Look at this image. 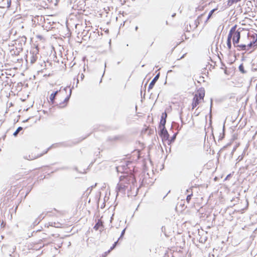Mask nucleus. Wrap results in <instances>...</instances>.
I'll return each instance as SVG.
<instances>
[{
    "instance_id": "a18cd8bd",
    "label": "nucleus",
    "mask_w": 257,
    "mask_h": 257,
    "mask_svg": "<svg viewBox=\"0 0 257 257\" xmlns=\"http://www.w3.org/2000/svg\"><path fill=\"white\" fill-rule=\"evenodd\" d=\"M29 118H28L25 120L23 121V122H27L28 120H29Z\"/></svg>"
},
{
    "instance_id": "f03ea898",
    "label": "nucleus",
    "mask_w": 257,
    "mask_h": 257,
    "mask_svg": "<svg viewBox=\"0 0 257 257\" xmlns=\"http://www.w3.org/2000/svg\"><path fill=\"white\" fill-rule=\"evenodd\" d=\"M248 37L250 38L251 41L247 45L245 44H236V45H233L235 47L237 48L238 51H248L250 48H253L257 46V34L256 33H253L250 34L249 33H248Z\"/></svg>"
},
{
    "instance_id": "58836bf2",
    "label": "nucleus",
    "mask_w": 257,
    "mask_h": 257,
    "mask_svg": "<svg viewBox=\"0 0 257 257\" xmlns=\"http://www.w3.org/2000/svg\"><path fill=\"white\" fill-rule=\"evenodd\" d=\"M84 74H82H82H81V76H80L81 79V80H83V78H84Z\"/></svg>"
},
{
    "instance_id": "ddd939ff",
    "label": "nucleus",
    "mask_w": 257,
    "mask_h": 257,
    "mask_svg": "<svg viewBox=\"0 0 257 257\" xmlns=\"http://www.w3.org/2000/svg\"><path fill=\"white\" fill-rule=\"evenodd\" d=\"M22 51L20 49V48H18L15 46V48H13L11 50V53L13 55H18Z\"/></svg>"
},
{
    "instance_id": "72a5a7b5",
    "label": "nucleus",
    "mask_w": 257,
    "mask_h": 257,
    "mask_svg": "<svg viewBox=\"0 0 257 257\" xmlns=\"http://www.w3.org/2000/svg\"><path fill=\"white\" fill-rule=\"evenodd\" d=\"M242 159H243V156H242V155H241V156H239L238 157L237 160H238V162H240V161H241L242 160Z\"/></svg>"
},
{
    "instance_id": "09e8293b",
    "label": "nucleus",
    "mask_w": 257,
    "mask_h": 257,
    "mask_svg": "<svg viewBox=\"0 0 257 257\" xmlns=\"http://www.w3.org/2000/svg\"><path fill=\"white\" fill-rule=\"evenodd\" d=\"M172 71L171 70H169V71H168V73H169V72H172Z\"/></svg>"
},
{
    "instance_id": "473e14b6",
    "label": "nucleus",
    "mask_w": 257,
    "mask_h": 257,
    "mask_svg": "<svg viewBox=\"0 0 257 257\" xmlns=\"http://www.w3.org/2000/svg\"><path fill=\"white\" fill-rule=\"evenodd\" d=\"M161 231L162 232H163L165 234V235H166V233H165V226H162L161 227Z\"/></svg>"
},
{
    "instance_id": "39448f33",
    "label": "nucleus",
    "mask_w": 257,
    "mask_h": 257,
    "mask_svg": "<svg viewBox=\"0 0 257 257\" xmlns=\"http://www.w3.org/2000/svg\"><path fill=\"white\" fill-rule=\"evenodd\" d=\"M27 41V38L25 36L19 37L15 41V45L17 48H20L21 50L23 51V47L25 45Z\"/></svg>"
},
{
    "instance_id": "9b49d317",
    "label": "nucleus",
    "mask_w": 257,
    "mask_h": 257,
    "mask_svg": "<svg viewBox=\"0 0 257 257\" xmlns=\"http://www.w3.org/2000/svg\"><path fill=\"white\" fill-rule=\"evenodd\" d=\"M201 100L198 99L196 96H194L192 103V109L195 108L200 103Z\"/></svg>"
},
{
    "instance_id": "2eb2a0df",
    "label": "nucleus",
    "mask_w": 257,
    "mask_h": 257,
    "mask_svg": "<svg viewBox=\"0 0 257 257\" xmlns=\"http://www.w3.org/2000/svg\"><path fill=\"white\" fill-rule=\"evenodd\" d=\"M177 135V133L174 134L173 136L169 139H168V140H167L168 141V144L169 145H170L172 143H174L176 139V136Z\"/></svg>"
},
{
    "instance_id": "aec40b11",
    "label": "nucleus",
    "mask_w": 257,
    "mask_h": 257,
    "mask_svg": "<svg viewBox=\"0 0 257 257\" xmlns=\"http://www.w3.org/2000/svg\"><path fill=\"white\" fill-rule=\"evenodd\" d=\"M166 120L165 119H161L160 120V124H159V128H166L165 127V124H166Z\"/></svg>"
},
{
    "instance_id": "cd10ccee",
    "label": "nucleus",
    "mask_w": 257,
    "mask_h": 257,
    "mask_svg": "<svg viewBox=\"0 0 257 257\" xmlns=\"http://www.w3.org/2000/svg\"><path fill=\"white\" fill-rule=\"evenodd\" d=\"M125 230H126V228H124L122 230V231L121 232L120 235L119 237L118 238V239H121L123 238L124 234L125 233Z\"/></svg>"
},
{
    "instance_id": "c03bdc74",
    "label": "nucleus",
    "mask_w": 257,
    "mask_h": 257,
    "mask_svg": "<svg viewBox=\"0 0 257 257\" xmlns=\"http://www.w3.org/2000/svg\"><path fill=\"white\" fill-rule=\"evenodd\" d=\"M175 16H176V14H175V13H174V14H173L172 15V17H175Z\"/></svg>"
},
{
    "instance_id": "f8f14e48",
    "label": "nucleus",
    "mask_w": 257,
    "mask_h": 257,
    "mask_svg": "<svg viewBox=\"0 0 257 257\" xmlns=\"http://www.w3.org/2000/svg\"><path fill=\"white\" fill-rule=\"evenodd\" d=\"M47 225V227L49 226H53L56 228H59L61 227L62 224L59 222H49L47 224L45 225V226Z\"/></svg>"
},
{
    "instance_id": "f3484780",
    "label": "nucleus",
    "mask_w": 257,
    "mask_h": 257,
    "mask_svg": "<svg viewBox=\"0 0 257 257\" xmlns=\"http://www.w3.org/2000/svg\"><path fill=\"white\" fill-rule=\"evenodd\" d=\"M237 29V25H235L234 26H233L230 29L228 35H230V36H231L232 35V33L237 32V31H238V29Z\"/></svg>"
},
{
    "instance_id": "79ce46f5",
    "label": "nucleus",
    "mask_w": 257,
    "mask_h": 257,
    "mask_svg": "<svg viewBox=\"0 0 257 257\" xmlns=\"http://www.w3.org/2000/svg\"><path fill=\"white\" fill-rule=\"evenodd\" d=\"M240 1L241 0H232V2L233 1V2H234V3H237V2H238Z\"/></svg>"
},
{
    "instance_id": "393cba45",
    "label": "nucleus",
    "mask_w": 257,
    "mask_h": 257,
    "mask_svg": "<svg viewBox=\"0 0 257 257\" xmlns=\"http://www.w3.org/2000/svg\"><path fill=\"white\" fill-rule=\"evenodd\" d=\"M55 95H54V94H51L50 95V102L52 103V104H54L55 103Z\"/></svg>"
},
{
    "instance_id": "1a4fd4ad",
    "label": "nucleus",
    "mask_w": 257,
    "mask_h": 257,
    "mask_svg": "<svg viewBox=\"0 0 257 257\" xmlns=\"http://www.w3.org/2000/svg\"><path fill=\"white\" fill-rule=\"evenodd\" d=\"M204 15V14L199 15L197 19L191 25L193 27V29H195L198 27V26L199 25L200 22L201 21V19Z\"/></svg>"
},
{
    "instance_id": "2f4dec72",
    "label": "nucleus",
    "mask_w": 257,
    "mask_h": 257,
    "mask_svg": "<svg viewBox=\"0 0 257 257\" xmlns=\"http://www.w3.org/2000/svg\"><path fill=\"white\" fill-rule=\"evenodd\" d=\"M224 133H223L222 135H221V134H220V136H219V140H221L223 139L224 138Z\"/></svg>"
},
{
    "instance_id": "20e7f679",
    "label": "nucleus",
    "mask_w": 257,
    "mask_h": 257,
    "mask_svg": "<svg viewBox=\"0 0 257 257\" xmlns=\"http://www.w3.org/2000/svg\"><path fill=\"white\" fill-rule=\"evenodd\" d=\"M39 55L38 47L32 48L30 51V61L32 64L34 63L37 60Z\"/></svg>"
},
{
    "instance_id": "4c0bfd02",
    "label": "nucleus",
    "mask_w": 257,
    "mask_h": 257,
    "mask_svg": "<svg viewBox=\"0 0 257 257\" xmlns=\"http://www.w3.org/2000/svg\"><path fill=\"white\" fill-rule=\"evenodd\" d=\"M60 91V90H57V91H56L54 92L53 93H52V94H54L55 96H56V95L57 94V93H58Z\"/></svg>"
},
{
    "instance_id": "603ef678",
    "label": "nucleus",
    "mask_w": 257,
    "mask_h": 257,
    "mask_svg": "<svg viewBox=\"0 0 257 257\" xmlns=\"http://www.w3.org/2000/svg\"><path fill=\"white\" fill-rule=\"evenodd\" d=\"M54 210L57 211V210L56 209H54Z\"/></svg>"
},
{
    "instance_id": "4468645a",
    "label": "nucleus",
    "mask_w": 257,
    "mask_h": 257,
    "mask_svg": "<svg viewBox=\"0 0 257 257\" xmlns=\"http://www.w3.org/2000/svg\"><path fill=\"white\" fill-rule=\"evenodd\" d=\"M122 138L121 136H115L113 137H110L108 138V140L110 141H116L120 140Z\"/></svg>"
},
{
    "instance_id": "9d476101",
    "label": "nucleus",
    "mask_w": 257,
    "mask_h": 257,
    "mask_svg": "<svg viewBox=\"0 0 257 257\" xmlns=\"http://www.w3.org/2000/svg\"><path fill=\"white\" fill-rule=\"evenodd\" d=\"M194 96H196L198 99L203 100L205 96L204 89H200Z\"/></svg>"
},
{
    "instance_id": "a19ab883",
    "label": "nucleus",
    "mask_w": 257,
    "mask_h": 257,
    "mask_svg": "<svg viewBox=\"0 0 257 257\" xmlns=\"http://www.w3.org/2000/svg\"><path fill=\"white\" fill-rule=\"evenodd\" d=\"M119 240V239H118V240H117V241H115V242H114L113 244H114V245H117V244L118 243V240Z\"/></svg>"
},
{
    "instance_id": "ea45409f",
    "label": "nucleus",
    "mask_w": 257,
    "mask_h": 257,
    "mask_svg": "<svg viewBox=\"0 0 257 257\" xmlns=\"http://www.w3.org/2000/svg\"><path fill=\"white\" fill-rule=\"evenodd\" d=\"M212 107V99H211L210 111H211Z\"/></svg>"
},
{
    "instance_id": "49530a36",
    "label": "nucleus",
    "mask_w": 257,
    "mask_h": 257,
    "mask_svg": "<svg viewBox=\"0 0 257 257\" xmlns=\"http://www.w3.org/2000/svg\"><path fill=\"white\" fill-rule=\"evenodd\" d=\"M138 29V26H136V28H135V30L137 31Z\"/></svg>"
},
{
    "instance_id": "de8ad7c7",
    "label": "nucleus",
    "mask_w": 257,
    "mask_h": 257,
    "mask_svg": "<svg viewBox=\"0 0 257 257\" xmlns=\"http://www.w3.org/2000/svg\"><path fill=\"white\" fill-rule=\"evenodd\" d=\"M67 88V87H66L64 88V90H65V91H66Z\"/></svg>"
},
{
    "instance_id": "6e6552de",
    "label": "nucleus",
    "mask_w": 257,
    "mask_h": 257,
    "mask_svg": "<svg viewBox=\"0 0 257 257\" xmlns=\"http://www.w3.org/2000/svg\"><path fill=\"white\" fill-rule=\"evenodd\" d=\"M159 77H160V73H158L155 76V77L153 78V79L151 81V82L149 84V87H148V91H150L151 89H152L153 88V87L154 86L156 82L159 79Z\"/></svg>"
},
{
    "instance_id": "6ab92c4d",
    "label": "nucleus",
    "mask_w": 257,
    "mask_h": 257,
    "mask_svg": "<svg viewBox=\"0 0 257 257\" xmlns=\"http://www.w3.org/2000/svg\"><path fill=\"white\" fill-rule=\"evenodd\" d=\"M45 217V216H43V214L39 215L38 217V218L34 221V224L37 225L41 220H42Z\"/></svg>"
},
{
    "instance_id": "bb28decb",
    "label": "nucleus",
    "mask_w": 257,
    "mask_h": 257,
    "mask_svg": "<svg viewBox=\"0 0 257 257\" xmlns=\"http://www.w3.org/2000/svg\"><path fill=\"white\" fill-rule=\"evenodd\" d=\"M167 117V114L166 112H163L161 115V119H165L166 120Z\"/></svg>"
},
{
    "instance_id": "5701e85b",
    "label": "nucleus",
    "mask_w": 257,
    "mask_h": 257,
    "mask_svg": "<svg viewBox=\"0 0 257 257\" xmlns=\"http://www.w3.org/2000/svg\"><path fill=\"white\" fill-rule=\"evenodd\" d=\"M193 196V191H190V194H188L186 197V201L188 203H189L190 200L191 199V198Z\"/></svg>"
},
{
    "instance_id": "a878e982",
    "label": "nucleus",
    "mask_w": 257,
    "mask_h": 257,
    "mask_svg": "<svg viewBox=\"0 0 257 257\" xmlns=\"http://www.w3.org/2000/svg\"><path fill=\"white\" fill-rule=\"evenodd\" d=\"M6 2V7L9 8L11 5V0H3V2Z\"/></svg>"
},
{
    "instance_id": "7c9ffc66",
    "label": "nucleus",
    "mask_w": 257,
    "mask_h": 257,
    "mask_svg": "<svg viewBox=\"0 0 257 257\" xmlns=\"http://www.w3.org/2000/svg\"><path fill=\"white\" fill-rule=\"evenodd\" d=\"M234 2H233V1L232 2V0H229V1H228V4H227V5H228V6H230L232 5L233 4H234Z\"/></svg>"
},
{
    "instance_id": "c85d7f7f",
    "label": "nucleus",
    "mask_w": 257,
    "mask_h": 257,
    "mask_svg": "<svg viewBox=\"0 0 257 257\" xmlns=\"http://www.w3.org/2000/svg\"><path fill=\"white\" fill-rule=\"evenodd\" d=\"M257 65V58H255L252 61V68H253V66L254 65Z\"/></svg>"
},
{
    "instance_id": "b1692460",
    "label": "nucleus",
    "mask_w": 257,
    "mask_h": 257,
    "mask_svg": "<svg viewBox=\"0 0 257 257\" xmlns=\"http://www.w3.org/2000/svg\"><path fill=\"white\" fill-rule=\"evenodd\" d=\"M23 130V127H21V126H19L17 128V129L16 130V131L13 134V135L15 136V137H16L17 136L18 133Z\"/></svg>"
},
{
    "instance_id": "3c124183",
    "label": "nucleus",
    "mask_w": 257,
    "mask_h": 257,
    "mask_svg": "<svg viewBox=\"0 0 257 257\" xmlns=\"http://www.w3.org/2000/svg\"><path fill=\"white\" fill-rule=\"evenodd\" d=\"M241 60H242V61L244 60V58H243V57L242 58Z\"/></svg>"
},
{
    "instance_id": "0eeeda50",
    "label": "nucleus",
    "mask_w": 257,
    "mask_h": 257,
    "mask_svg": "<svg viewBox=\"0 0 257 257\" xmlns=\"http://www.w3.org/2000/svg\"><path fill=\"white\" fill-rule=\"evenodd\" d=\"M73 87H74L73 86L71 89H70L69 95L65 98L63 102L59 103L58 106L59 107H64L65 106V104H64L67 103L69 101L72 94V89L73 88Z\"/></svg>"
},
{
    "instance_id": "dca6fc26",
    "label": "nucleus",
    "mask_w": 257,
    "mask_h": 257,
    "mask_svg": "<svg viewBox=\"0 0 257 257\" xmlns=\"http://www.w3.org/2000/svg\"><path fill=\"white\" fill-rule=\"evenodd\" d=\"M227 48L229 50H230L232 47L231 45V36L230 35H228L227 39Z\"/></svg>"
},
{
    "instance_id": "4be33fe9",
    "label": "nucleus",
    "mask_w": 257,
    "mask_h": 257,
    "mask_svg": "<svg viewBox=\"0 0 257 257\" xmlns=\"http://www.w3.org/2000/svg\"><path fill=\"white\" fill-rule=\"evenodd\" d=\"M239 70L243 74L246 73V71L244 69L243 64H241L238 67Z\"/></svg>"
},
{
    "instance_id": "f704fd0d",
    "label": "nucleus",
    "mask_w": 257,
    "mask_h": 257,
    "mask_svg": "<svg viewBox=\"0 0 257 257\" xmlns=\"http://www.w3.org/2000/svg\"><path fill=\"white\" fill-rule=\"evenodd\" d=\"M191 191H192V187H191V188H189V189H187V190H186V192H187V193H188V194H190V191H191Z\"/></svg>"
},
{
    "instance_id": "e433bc0d",
    "label": "nucleus",
    "mask_w": 257,
    "mask_h": 257,
    "mask_svg": "<svg viewBox=\"0 0 257 257\" xmlns=\"http://www.w3.org/2000/svg\"><path fill=\"white\" fill-rule=\"evenodd\" d=\"M235 150H236V148H235V147H234V148L233 149V150H232V152H231V157H232L233 154L234 152H235Z\"/></svg>"
},
{
    "instance_id": "8fccbe9b",
    "label": "nucleus",
    "mask_w": 257,
    "mask_h": 257,
    "mask_svg": "<svg viewBox=\"0 0 257 257\" xmlns=\"http://www.w3.org/2000/svg\"><path fill=\"white\" fill-rule=\"evenodd\" d=\"M254 70H257V68H254Z\"/></svg>"
},
{
    "instance_id": "f257e3e1",
    "label": "nucleus",
    "mask_w": 257,
    "mask_h": 257,
    "mask_svg": "<svg viewBox=\"0 0 257 257\" xmlns=\"http://www.w3.org/2000/svg\"><path fill=\"white\" fill-rule=\"evenodd\" d=\"M136 182L135 178L132 175H123L119 177V182L117 184L116 191L117 195L118 193H122L124 195L125 194V190L128 187V184L130 183L134 184Z\"/></svg>"
},
{
    "instance_id": "a211bd4d",
    "label": "nucleus",
    "mask_w": 257,
    "mask_h": 257,
    "mask_svg": "<svg viewBox=\"0 0 257 257\" xmlns=\"http://www.w3.org/2000/svg\"><path fill=\"white\" fill-rule=\"evenodd\" d=\"M217 10V9H213L212 10L210 11L209 13V14L208 15V17L207 18V19L205 21V24H206L208 20L211 17L213 14Z\"/></svg>"
},
{
    "instance_id": "c756f323",
    "label": "nucleus",
    "mask_w": 257,
    "mask_h": 257,
    "mask_svg": "<svg viewBox=\"0 0 257 257\" xmlns=\"http://www.w3.org/2000/svg\"><path fill=\"white\" fill-rule=\"evenodd\" d=\"M193 30L192 25L190 24H189V27H188V25H187V30L186 31H188V32H190V30Z\"/></svg>"
},
{
    "instance_id": "7ed1b4c3",
    "label": "nucleus",
    "mask_w": 257,
    "mask_h": 257,
    "mask_svg": "<svg viewBox=\"0 0 257 257\" xmlns=\"http://www.w3.org/2000/svg\"><path fill=\"white\" fill-rule=\"evenodd\" d=\"M244 30L242 28H239L238 31L235 33H232L231 36V39H232V43L233 45H236L239 42L240 39V33Z\"/></svg>"
},
{
    "instance_id": "c9c22d12",
    "label": "nucleus",
    "mask_w": 257,
    "mask_h": 257,
    "mask_svg": "<svg viewBox=\"0 0 257 257\" xmlns=\"http://www.w3.org/2000/svg\"><path fill=\"white\" fill-rule=\"evenodd\" d=\"M116 245L113 244L112 246L110 247V249L108 251V252H109L110 250L113 249L115 247Z\"/></svg>"
},
{
    "instance_id": "412c9836",
    "label": "nucleus",
    "mask_w": 257,
    "mask_h": 257,
    "mask_svg": "<svg viewBox=\"0 0 257 257\" xmlns=\"http://www.w3.org/2000/svg\"><path fill=\"white\" fill-rule=\"evenodd\" d=\"M102 225V223L101 222H97L94 225L93 228L95 230H97L100 226H101Z\"/></svg>"
},
{
    "instance_id": "37998d69",
    "label": "nucleus",
    "mask_w": 257,
    "mask_h": 257,
    "mask_svg": "<svg viewBox=\"0 0 257 257\" xmlns=\"http://www.w3.org/2000/svg\"><path fill=\"white\" fill-rule=\"evenodd\" d=\"M77 80V81H76V87H77V84L78 83H79V80L78 78L76 79Z\"/></svg>"
},
{
    "instance_id": "423d86ee",
    "label": "nucleus",
    "mask_w": 257,
    "mask_h": 257,
    "mask_svg": "<svg viewBox=\"0 0 257 257\" xmlns=\"http://www.w3.org/2000/svg\"><path fill=\"white\" fill-rule=\"evenodd\" d=\"M158 133L163 141H167V140H168L170 136L166 128H160Z\"/></svg>"
}]
</instances>
